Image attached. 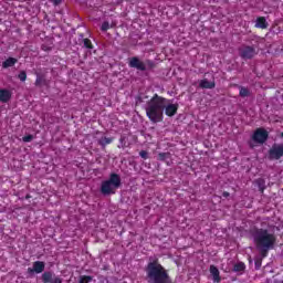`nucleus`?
I'll list each match as a JSON object with an SVG mask.
<instances>
[{
    "mask_svg": "<svg viewBox=\"0 0 283 283\" xmlns=\"http://www.w3.org/2000/svg\"><path fill=\"white\" fill-rule=\"evenodd\" d=\"M178 103L169 104V99L155 93L153 97L146 104V116L150 123H163L165 120V114L169 118L178 114Z\"/></svg>",
    "mask_w": 283,
    "mask_h": 283,
    "instance_id": "f257e3e1",
    "label": "nucleus"
},
{
    "mask_svg": "<svg viewBox=\"0 0 283 283\" xmlns=\"http://www.w3.org/2000/svg\"><path fill=\"white\" fill-rule=\"evenodd\" d=\"M250 233L253 238L256 250L261 255V258H256L254 260L255 270L260 271V269H262V260H264V258H269V251H273V249H275L277 237L275 233L269 231V229L258 227L251 228Z\"/></svg>",
    "mask_w": 283,
    "mask_h": 283,
    "instance_id": "f03ea898",
    "label": "nucleus"
},
{
    "mask_svg": "<svg viewBox=\"0 0 283 283\" xmlns=\"http://www.w3.org/2000/svg\"><path fill=\"white\" fill-rule=\"evenodd\" d=\"M145 273L148 283H171L169 271L160 264L158 258L149 259L145 266Z\"/></svg>",
    "mask_w": 283,
    "mask_h": 283,
    "instance_id": "7ed1b4c3",
    "label": "nucleus"
},
{
    "mask_svg": "<svg viewBox=\"0 0 283 283\" xmlns=\"http://www.w3.org/2000/svg\"><path fill=\"white\" fill-rule=\"evenodd\" d=\"M122 186L123 181L120 180V175L112 172L108 179L102 181L101 193L103 196H114Z\"/></svg>",
    "mask_w": 283,
    "mask_h": 283,
    "instance_id": "20e7f679",
    "label": "nucleus"
},
{
    "mask_svg": "<svg viewBox=\"0 0 283 283\" xmlns=\"http://www.w3.org/2000/svg\"><path fill=\"white\" fill-rule=\"evenodd\" d=\"M128 67L138 70L139 72H147V70H154L156 63L151 60H146L145 62L140 61V57L133 56L128 60Z\"/></svg>",
    "mask_w": 283,
    "mask_h": 283,
    "instance_id": "39448f33",
    "label": "nucleus"
},
{
    "mask_svg": "<svg viewBox=\"0 0 283 283\" xmlns=\"http://www.w3.org/2000/svg\"><path fill=\"white\" fill-rule=\"evenodd\" d=\"M239 56L243 61H251V59L258 56V50L253 45L242 44L239 46Z\"/></svg>",
    "mask_w": 283,
    "mask_h": 283,
    "instance_id": "423d86ee",
    "label": "nucleus"
},
{
    "mask_svg": "<svg viewBox=\"0 0 283 283\" xmlns=\"http://www.w3.org/2000/svg\"><path fill=\"white\" fill-rule=\"evenodd\" d=\"M251 139L258 145H264V143L269 140V130L264 128H256L252 134Z\"/></svg>",
    "mask_w": 283,
    "mask_h": 283,
    "instance_id": "0eeeda50",
    "label": "nucleus"
},
{
    "mask_svg": "<svg viewBox=\"0 0 283 283\" xmlns=\"http://www.w3.org/2000/svg\"><path fill=\"white\" fill-rule=\"evenodd\" d=\"M283 157V144H274L269 150L270 160H280Z\"/></svg>",
    "mask_w": 283,
    "mask_h": 283,
    "instance_id": "6e6552de",
    "label": "nucleus"
},
{
    "mask_svg": "<svg viewBox=\"0 0 283 283\" xmlns=\"http://www.w3.org/2000/svg\"><path fill=\"white\" fill-rule=\"evenodd\" d=\"M42 282L43 283H63V279L56 276L55 274H53V272L51 271H45L42 274Z\"/></svg>",
    "mask_w": 283,
    "mask_h": 283,
    "instance_id": "1a4fd4ad",
    "label": "nucleus"
},
{
    "mask_svg": "<svg viewBox=\"0 0 283 283\" xmlns=\"http://www.w3.org/2000/svg\"><path fill=\"white\" fill-rule=\"evenodd\" d=\"M28 271H29V273H43V271H45V262L35 261L33 263V269L29 268Z\"/></svg>",
    "mask_w": 283,
    "mask_h": 283,
    "instance_id": "9d476101",
    "label": "nucleus"
},
{
    "mask_svg": "<svg viewBox=\"0 0 283 283\" xmlns=\"http://www.w3.org/2000/svg\"><path fill=\"white\" fill-rule=\"evenodd\" d=\"M199 87L201 90H213L216 87V81H209L207 78H203L199 82Z\"/></svg>",
    "mask_w": 283,
    "mask_h": 283,
    "instance_id": "9b49d317",
    "label": "nucleus"
},
{
    "mask_svg": "<svg viewBox=\"0 0 283 283\" xmlns=\"http://www.w3.org/2000/svg\"><path fill=\"white\" fill-rule=\"evenodd\" d=\"M12 98V92L8 88H0V102L1 103H9Z\"/></svg>",
    "mask_w": 283,
    "mask_h": 283,
    "instance_id": "f8f14e48",
    "label": "nucleus"
},
{
    "mask_svg": "<svg viewBox=\"0 0 283 283\" xmlns=\"http://www.w3.org/2000/svg\"><path fill=\"white\" fill-rule=\"evenodd\" d=\"M210 273L213 277L214 283L222 282V279L220 277V270L216 265H210Z\"/></svg>",
    "mask_w": 283,
    "mask_h": 283,
    "instance_id": "ddd939ff",
    "label": "nucleus"
},
{
    "mask_svg": "<svg viewBox=\"0 0 283 283\" xmlns=\"http://www.w3.org/2000/svg\"><path fill=\"white\" fill-rule=\"evenodd\" d=\"M19 63V60L15 57H8L4 62H2V69L8 70V67H14Z\"/></svg>",
    "mask_w": 283,
    "mask_h": 283,
    "instance_id": "4468645a",
    "label": "nucleus"
},
{
    "mask_svg": "<svg viewBox=\"0 0 283 283\" xmlns=\"http://www.w3.org/2000/svg\"><path fill=\"white\" fill-rule=\"evenodd\" d=\"M97 143L102 149H105L107 145H112L114 143V137H102L97 140Z\"/></svg>",
    "mask_w": 283,
    "mask_h": 283,
    "instance_id": "2eb2a0df",
    "label": "nucleus"
},
{
    "mask_svg": "<svg viewBox=\"0 0 283 283\" xmlns=\"http://www.w3.org/2000/svg\"><path fill=\"white\" fill-rule=\"evenodd\" d=\"M254 185H256L260 193L264 195V191L266 190V180L263 178L255 179Z\"/></svg>",
    "mask_w": 283,
    "mask_h": 283,
    "instance_id": "dca6fc26",
    "label": "nucleus"
},
{
    "mask_svg": "<svg viewBox=\"0 0 283 283\" xmlns=\"http://www.w3.org/2000/svg\"><path fill=\"white\" fill-rule=\"evenodd\" d=\"M255 28H260L261 30H266V28H269V22H266V18L264 17L256 18Z\"/></svg>",
    "mask_w": 283,
    "mask_h": 283,
    "instance_id": "f3484780",
    "label": "nucleus"
},
{
    "mask_svg": "<svg viewBox=\"0 0 283 283\" xmlns=\"http://www.w3.org/2000/svg\"><path fill=\"white\" fill-rule=\"evenodd\" d=\"M245 269H247V265L244 264V262H238L233 266V272L234 273H242V271H245Z\"/></svg>",
    "mask_w": 283,
    "mask_h": 283,
    "instance_id": "a211bd4d",
    "label": "nucleus"
},
{
    "mask_svg": "<svg viewBox=\"0 0 283 283\" xmlns=\"http://www.w3.org/2000/svg\"><path fill=\"white\" fill-rule=\"evenodd\" d=\"M239 95L241 96V98H247V96H251V91H249V88L244 86H239Z\"/></svg>",
    "mask_w": 283,
    "mask_h": 283,
    "instance_id": "6ab92c4d",
    "label": "nucleus"
},
{
    "mask_svg": "<svg viewBox=\"0 0 283 283\" xmlns=\"http://www.w3.org/2000/svg\"><path fill=\"white\" fill-rule=\"evenodd\" d=\"M83 44L86 50H94V44H92V40L88 38L83 39Z\"/></svg>",
    "mask_w": 283,
    "mask_h": 283,
    "instance_id": "aec40b11",
    "label": "nucleus"
},
{
    "mask_svg": "<svg viewBox=\"0 0 283 283\" xmlns=\"http://www.w3.org/2000/svg\"><path fill=\"white\" fill-rule=\"evenodd\" d=\"M18 78L22 83H25V81H28V73H25V71H20V73L18 74Z\"/></svg>",
    "mask_w": 283,
    "mask_h": 283,
    "instance_id": "412c9836",
    "label": "nucleus"
},
{
    "mask_svg": "<svg viewBox=\"0 0 283 283\" xmlns=\"http://www.w3.org/2000/svg\"><path fill=\"white\" fill-rule=\"evenodd\" d=\"M93 277L91 275H82L80 277V283H90L92 282Z\"/></svg>",
    "mask_w": 283,
    "mask_h": 283,
    "instance_id": "4be33fe9",
    "label": "nucleus"
},
{
    "mask_svg": "<svg viewBox=\"0 0 283 283\" xmlns=\"http://www.w3.org/2000/svg\"><path fill=\"white\" fill-rule=\"evenodd\" d=\"M43 83H45V80L43 78V76L38 75V77L35 80L36 87H41V85H43Z\"/></svg>",
    "mask_w": 283,
    "mask_h": 283,
    "instance_id": "5701e85b",
    "label": "nucleus"
},
{
    "mask_svg": "<svg viewBox=\"0 0 283 283\" xmlns=\"http://www.w3.org/2000/svg\"><path fill=\"white\" fill-rule=\"evenodd\" d=\"M23 143H32V140H34V136L33 135H25L22 137Z\"/></svg>",
    "mask_w": 283,
    "mask_h": 283,
    "instance_id": "b1692460",
    "label": "nucleus"
},
{
    "mask_svg": "<svg viewBox=\"0 0 283 283\" xmlns=\"http://www.w3.org/2000/svg\"><path fill=\"white\" fill-rule=\"evenodd\" d=\"M109 22L105 21L102 23L101 30L102 32H107V30H109Z\"/></svg>",
    "mask_w": 283,
    "mask_h": 283,
    "instance_id": "393cba45",
    "label": "nucleus"
},
{
    "mask_svg": "<svg viewBox=\"0 0 283 283\" xmlns=\"http://www.w3.org/2000/svg\"><path fill=\"white\" fill-rule=\"evenodd\" d=\"M139 156H140V158H143L144 160H147V158H149V154L147 153V150H140V151H139Z\"/></svg>",
    "mask_w": 283,
    "mask_h": 283,
    "instance_id": "a878e982",
    "label": "nucleus"
},
{
    "mask_svg": "<svg viewBox=\"0 0 283 283\" xmlns=\"http://www.w3.org/2000/svg\"><path fill=\"white\" fill-rule=\"evenodd\" d=\"M167 156H169V153H159L158 154L159 160H165L167 158Z\"/></svg>",
    "mask_w": 283,
    "mask_h": 283,
    "instance_id": "bb28decb",
    "label": "nucleus"
},
{
    "mask_svg": "<svg viewBox=\"0 0 283 283\" xmlns=\"http://www.w3.org/2000/svg\"><path fill=\"white\" fill-rule=\"evenodd\" d=\"M222 196H223V198H229V196H231V195L227 191H223Z\"/></svg>",
    "mask_w": 283,
    "mask_h": 283,
    "instance_id": "cd10ccee",
    "label": "nucleus"
},
{
    "mask_svg": "<svg viewBox=\"0 0 283 283\" xmlns=\"http://www.w3.org/2000/svg\"><path fill=\"white\" fill-rule=\"evenodd\" d=\"M53 3H54L55 6H59V3H61V0H53Z\"/></svg>",
    "mask_w": 283,
    "mask_h": 283,
    "instance_id": "c85d7f7f",
    "label": "nucleus"
},
{
    "mask_svg": "<svg viewBox=\"0 0 283 283\" xmlns=\"http://www.w3.org/2000/svg\"><path fill=\"white\" fill-rule=\"evenodd\" d=\"M119 143H125V137H120Z\"/></svg>",
    "mask_w": 283,
    "mask_h": 283,
    "instance_id": "c756f323",
    "label": "nucleus"
},
{
    "mask_svg": "<svg viewBox=\"0 0 283 283\" xmlns=\"http://www.w3.org/2000/svg\"><path fill=\"white\" fill-rule=\"evenodd\" d=\"M137 101H139V103H143V99L140 97H137Z\"/></svg>",
    "mask_w": 283,
    "mask_h": 283,
    "instance_id": "7c9ffc66",
    "label": "nucleus"
},
{
    "mask_svg": "<svg viewBox=\"0 0 283 283\" xmlns=\"http://www.w3.org/2000/svg\"><path fill=\"white\" fill-rule=\"evenodd\" d=\"M42 50H44V51H45V50H48V49H46L45 46H42Z\"/></svg>",
    "mask_w": 283,
    "mask_h": 283,
    "instance_id": "2f4dec72",
    "label": "nucleus"
}]
</instances>
